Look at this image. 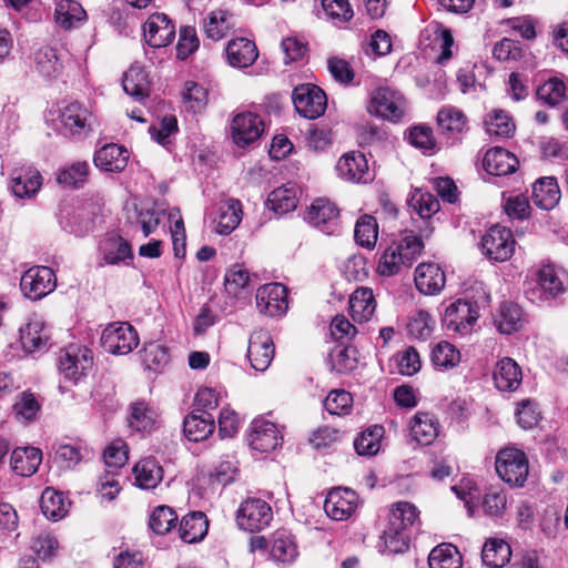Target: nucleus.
I'll return each mask as SVG.
<instances>
[{"label": "nucleus", "mask_w": 568, "mask_h": 568, "mask_svg": "<svg viewBox=\"0 0 568 568\" xmlns=\"http://www.w3.org/2000/svg\"><path fill=\"white\" fill-rule=\"evenodd\" d=\"M419 523V510L408 501H398L392 506L389 521L384 530L385 547L394 554L404 552L409 546V527Z\"/></svg>", "instance_id": "obj_1"}, {"label": "nucleus", "mask_w": 568, "mask_h": 568, "mask_svg": "<svg viewBox=\"0 0 568 568\" xmlns=\"http://www.w3.org/2000/svg\"><path fill=\"white\" fill-rule=\"evenodd\" d=\"M424 244L417 235H407L392 243L381 255L377 272L382 276H393L404 267H410L422 254Z\"/></svg>", "instance_id": "obj_2"}, {"label": "nucleus", "mask_w": 568, "mask_h": 568, "mask_svg": "<svg viewBox=\"0 0 568 568\" xmlns=\"http://www.w3.org/2000/svg\"><path fill=\"white\" fill-rule=\"evenodd\" d=\"M407 103L403 94L389 87H381L371 94L367 111L392 122H398L406 113Z\"/></svg>", "instance_id": "obj_3"}, {"label": "nucleus", "mask_w": 568, "mask_h": 568, "mask_svg": "<svg viewBox=\"0 0 568 568\" xmlns=\"http://www.w3.org/2000/svg\"><path fill=\"white\" fill-rule=\"evenodd\" d=\"M495 466L500 479L516 487H521L525 484L529 473L527 456L517 448L499 450Z\"/></svg>", "instance_id": "obj_4"}, {"label": "nucleus", "mask_w": 568, "mask_h": 568, "mask_svg": "<svg viewBox=\"0 0 568 568\" xmlns=\"http://www.w3.org/2000/svg\"><path fill=\"white\" fill-rule=\"evenodd\" d=\"M273 519L271 506L263 499L250 497L241 503L236 511V524L240 529L256 532L270 526Z\"/></svg>", "instance_id": "obj_5"}, {"label": "nucleus", "mask_w": 568, "mask_h": 568, "mask_svg": "<svg viewBox=\"0 0 568 568\" xmlns=\"http://www.w3.org/2000/svg\"><path fill=\"white\" fill-rule=\"evenodd\" d=\"M101 344L108 353L125 355L139 345V336L129 323H112L103 329Z\"/></svg>", "instance_id": "obj_6"}, {"label": "nucleus", "mask_w": 568, "mask_h": 568, "mask_svg": "<svg viewBox=\"0 0 568 568\" xmlns=\"http://www.w3.org/2000/svg\"><path fill=\"white\" fill-rule=\"evenodd\" d=\"M293 103L305 119L314 120L324 114L327 105L325 92L314 84H301L293 90Z\"/></svg>", "instance_id": "obj_7"}, {"label": "nucleus", "mask_w": 568, "mask_h": 568, "mask_svg": "<svg viewBox=\"0 0 568 568\" xmlns=\"http://www.w3.org/2000/svg\"><path fill=\"white\" fill-rule=\"evenodd\" d=\"M478 311L479 307L476 302L458 300L446 308L443 323L448 331L467 335L479 317Z\"/></svg>", "instance_id": "obj_8"}, {"label": "nucleus", "mask_w": 568, "mask_h": 568, "mask_svg": "<svg viewBox=\"0 0 568 568\" xmlns=\"http://www.w3.org/2000/svg\"><path fill=\"white\" fill-rule=\"evenodd\" d=\"M93 365L91 349L78 344H70L61 351L59 369L67 379L77 382Z\"/></svg>", "instance_id": "obj_9"}, {"label": "nucleus", "mask_w": 568, "mask_h": 568, "mask_svg": "<svg viewBox=\"0 0 568 568\" xmlns=\"http://www.w3.org/2000/svg\"><path fill=\"white\" fill-rule=\"evenodd\" d=\"M481 247L489 260L507 261L515 251V240L511 231L500 225L491 226L481 239Z\"/></svg>", "instance_id": "obj_10"}, {"label": "nucleus", "mask_w": 568, "mask_h": 568, "mask_svg": "<svg viewBox=\"0 0 568 568\" xmlns=\"http://www.w3.org/2000/svg\"><path fill=\"white\" fill-rule=\"evenodd\" d=\"M57 285L53 271L47 266H34L21 276L20 287L23 295L37 301L51 293Z\"/></svg>", "instance_id": "obj_11"}, {"label": "nucleus", "mask_w": 568, "mask_h": 568, "mask_svg": "<svg viewBox=\"0 0 568 568\" xmlns=\"http://www.w3.org/2000/svg\"><path fill=\"white\" fill-rule=\"evenodd\" d=\"M62 133L70 136L87 135L92 131L94 116L92 112L80 102H71L60 111Z\"/></svg>", "instance_id": "obj_12"}, {"label": "nucleus", "mask_w": 568, "mask_h": 568, "mask_svg": "<svg viewBox=\"0 0 568 568\" xmlns=\"http://www.w3.org/2000/svg\"><path fill=\"white\" fill-rule=\"evenodd\" d=\"M274 343L270 333L263 328L253 331L247 347L251 366L258 372L266 371L274 358Z\"/></svg>", "instance_id": "obj_13"}, {"label": "nucleus", "mask_w": 568, "mask_h": 568, "mask_svg": "<svg viewBox=\"0 0 568 568\" xmlns=\"http://www.w3.org/2000/svg\"><path fill=\"white\" fill-rule=\"evenodd\" d=\"M286 287L280 283H270L261 286L256 292V307L260 313L276 317L287 311Z\"/></svg>", "instance_id": "obj_14"}, {"label": "nucleus", "mask_w": 568, "mask_h": 568, "mask_svg": "<svg viewBox=\"0 0 568 568\" xmlns=\"http://www.w3.org/2000/svg\"><path fill=\"white\" fill-rule=\"evenodd\" d=\"M42 185L40 172L29 164H21L11 170L9 186L14 196L30 199L34 196Z\"/></svg>", "instance_id": "obj_15"}, {"label": "nucleus", "mask_w": 568, "mask_h": 568, "mask_svg": "<svg viewBox=\"0 0 568 568\" xmlns=\"http://www.w3.org/2000/svg\"><path fill=\"white\" fill-rule=\"evenodd\" d=\"M146 43L153 48H164L175 38V26L164 13H153L143 24Z\"/></svg>", "instance_id": "obj_16"}, {"label": "nucleus", "mask_w": 568, "mask_h": 568, "mask_svg": "<svg viewBox=\"0 0 568 568\" xmlns=\"http://www.w3.org/2000/svg\"><path fill=\"white\" fill-rule=\"evenodd\" d=\"M358 496L349 488L332 489L324 501V510L334 520L347 519L357 508Z\"/></svg>", "instance_id": "obj_17"}, {"label": "nucleus", "mask_w": 568, "mask_h": 568, "mask_svg": "<svg viewBox=\"0 0 568 568\" xmlns=\"http://www.w3.org/2000/svg\"><path fill=\"white\" fill-rule=\"evenodd\" d=\"M339 211L327 199H317L308 207L305 220L322 232L333 234L337 229Z\"/></svg>", "instance_id": "obj_18"}, {"label": "nucleus", "mask_w": 568, "mask_h": 568, "mask_svg": "<svg viewBox=\"0 0 568 568\" xmlns=\"http://www.w3.org/2000/svg\"><path fill=\"white\" fill-rule=\"evenodd\" d=\"M248 444L255 450L268 453L282 444V436L274 423L254 419L251 424Z\"/></svg>", "instance_id": "obj_19"}, {"label": "nucleus", "mask_w": 568, "mask_h": 568, "mask_svg": "<svg viewBox=\"0 0 568 568\" xmlns=\"http://www.w3.org/2000/svg\"><path fill=\"white\" fill-rule=\"evenodd\" d=\"M231 129L234 142L240 146H245L260 138L264 125L258 115L244 112L233 119Z\"/></svg>", "instance_id": "obj_20"}, {"label": "nucleus", "mask_w": 568, "mask_h": 568, "mask_svg": "<svg viewBox=\"0 0 568 568\" xmlns=\"http://www.w3.org/2000/svg\"><path fill=\"white\" fill-rule=\"evenodd\" d=\"M161 212L149 204H134L132 209H126L125 225L133 232L141 229L143 236L148 237L160 224Z\"/></svg>", "instance_id": "obj_21"}, {"label": "nucleus", "mask_w": 568, "mask_h": 568, "mask_svg": "<svg viewBox=\"0 0 568 568\" xmlns=\"http://www.w3.org/2000/svg\"><path fill=\"white\" fill-rule=\"evenodd\" d=\"M336 170L342 179L351 182L367 183L373 179L368 170V162L359 152L343 155L336 164Z\"/></svg>", "instance_id": "obj_22"}, {"label": "nucleus", "mask_w": 568, "mask_h": 568, "mask_svg": "<svg viewBox=\"0 0 568 568\" xmlns=\"http://www.w3.org/2000/svg\"><path fill=\"white\" fill-rule=\"evenodd\" d=\"M445 283V273L435 263H422L415 270V285L422 294H437L444 288Z\"/></svg>", "instance_id": "obj_23"}, {"label": "nucleus", "mask_w": 568, "mask_h": 568, "mask_svg": "<svg viewBox=\"0 0 568 568\" xmlns=\"http://www.w3.org/2000/svg\"><path fill=\"white\" fill-rule=\"evenodd\" d=\"M229 63L234 68H247L252 65L258 51L255 43L246 38H236L227 43L225 49Z\"/></svg>", "instance_id": "obj_24"}, {"label": "nucleus", "mask_w": 568, "mask_h": 568, "mask_svg": "<svg viewBox=\"0 0 568 568\" xmlns=\"http://www.w3.org/2000/svg\"><path fill=\"white\" fill-rule=\"evenodd\" d=\"M518 161L514 154L501 148H494L486 152L483 159L484 170L495 176H503L516 171Z\"/></svg>", "instance_id": "obj_25"}, {"label": "nucleus", "mask_w": 568, "mask_h": 568, "mask_svg": "<svg viewBox=\"0 0 568 568\" xmlns=\"http://www.w3.org/2000/svg\"><path fill=\"white\" fill-rule=\"evenodd\" d=\"M523 375L520 366L510 357H504L497 362L494 371L496 387L503 392H514L521 384Z\"/></svg>", "instance_id": "obj_26"}, {"label": "nucleus", "mask_w": 568, "mask_h": 568, "mask_svg": "<svg viewBox=\"0 0 568 568\" xmlns=\"http://www.w3.org/2000/svg\"><path fill=\"white\" fill-rule=\"evenodd\" d=\"M128 159L129 152L125 148L111 143L95 153L94 164L106 172H120L126 166Z\"/></svg>", "instance_id": "obj_27"}, {"label": "nucleus", "mask_w": 568, "mask_h": 568, "mask_svg": "<svg viewBox=\"0 0 568 568\" xmlns=\"http://www.w3.org/2000/svg\"><path fill=\"white\" fill-rule=\"evenodd\" d=\"M209 520L204 513L193 511L185 515L179 526L180 538L187 544L201 541L207 534Z\"/></svg>", "instance_id": "obj_28"}, {"label": "nucleus", "mask_w": 568, "mask_h": 568, "mask_svg": "<svg viewBox=\"0 0 568 568\" xmlns=\"http://www.w3.org/2000/svg\"><path fill=\"white\" fill-rule=\"evenodd\" d=\"M42 460V453L36 447L16 448L10 457L12 470L20 476L33 475Z\"/></svg>", "instance_id": "obj_29"}, {"label": "nucleus", "mask_w": 568, "mask_h": 568, "mask_svg": "<svg viewBox=\"0 0 568 568\" xmlns=\"http://www.w3.org/2000/svg\"><path fill=\"white\" fill-rule=\"evenodd\" d=\"M214 418L209 412L192 413L184 418L183 432L191 442L206 439L214 430Z\"/></svg>", "instance_id": "obj_30"}, {"label": "nucleus", "mask_w": 568, "mask_h": 568, "mask_svg": "<svg viewBox=\"0 0 568 568\" xmlns=\"http://www.w3.org/2000/svg\"><path fill=\"white\" fill-rule=\"evenodd\" d=\"M376 308L373 291L368 287L357 288L349 298V312L355 322L364 323L371 320Z\"/></svg>", "instance_id": "obj_31"}, {"label": "nucleus", "mask_w": 568, "mask_h": 568, "mask_svg": "<svg viewBox=\"0 0 568 568\" xmlns=\"http://www.w3.org/2000/svg\"><path fill=\"white\" fill-rule=\"evenodd\" d=\"M437 126L442 134L448 139L460 134L467 124L464 112L455 106H443L437 113Z\"/></svg>", "instance_id": "obj_32"}, {"label": "nucleus", "mask_w": 568, "mask_h": 568, "mask_svg": "<svg viewBox=\"0 0 568 568\" xmlns=\"http://www.w3.org/2000/svg\"><path fill=\"white\" fill-rule=\"evenodd\" d=\"M531 199L542 210L554 209L560 200V190L554 178L539 179L532 185Z\"/></svg>", "instance_id": "obj_33"}, {"label": "nucleus", "mask_w": 568, "mask_h": 568, "mask_svg": "<svg viewBox=\"0 0 568 568\" xmlns=\"http://www.w3.org/2000/svg\"><path fill=\"white\" fill-rule=\"evenodd\" d=\"M133 475L140 488L153 489L163 479V469L154 458L148 457L135 464Z\"/></svg>", "instance_id": "obj_34"}, {"label": "nucleus", "mask_w": 568, "mask_h": 568, "mask_svg": "<svg viewBox=\"0 0 568 568\" xmlns=\"http://www.w3.org/2000/svg\"><path fill=\"white\" fill-rule=\"evenodd\" d=\"M410 435L422 445H430L438 436V423L429 413L417 412L410 422Z\"/></svg>", "instance_id": "obj_35"}, {"label": "nucleus", "mask_w": 568, "mask_h": 568, "mask_svg": "<svg viewBox=\"0 0 568 568\" xmlns=\"http://www.w3.org/2000/svg\"><path fill=\"white\" fill-rule=\"evenodd\" d=\"M70 505V500L62 493L51 487L42 491L40 508L42 514L51 520L57 521L62 519L68 514Z\"/></svg>", "instance_id": "obj_36"}, {"label": "nucleus", "mask_w": 568, "mask_h": 568, "mask_svg": "<svg viewBox=\"0 0 568 568\" xmlns=\"http://www.w3.org/2000/svg\"><path fill=\"white\" fill-rule=\"evenodd\" d=\"M122 87L126 94L135 101H142L149 97L148 73L141 67H131L123 75Z\"/></svg>", "instance_id": "obj_37"}, {"label": "nucleus", "mask_w": 568, "mask_h": 568, "mask_svg": "<svg viewBox=\"0 0 568 568\" xmlns=\"http://www.w3.org/2000/svg\"><path fill=\"white\" fill-rule=\"evenodd\" d=\"M158 419L155 409L143 400L130 405L129 426L136 432H151Z\"/></svg>", "instance_id": "obj_38"}, {"label": "nucleus", "mask_w": 568, "mask_h": 568, "mask_svg": "<svg viewBox=\"0 0 568 568\" xmlns=\"http://www.w3.org/2000/svg\"><path fill=\"white\" fill-rule=\"evenodd\" d=\"M55 22L63 29L69 30L87 19V12L82 6L74 0H60L54 11Z\"/></svg>", "instance_id": "obj_39"}, {"label": "nucleus", "mask_w": 568, "mask_h": 568, "mask_svg": "<svg viewBox=\"0 0 568 568\" xmlns=\"http://www.w3.org/2000/svg\"><path fill=\"white\" fill-rule=\"evenodd\" d=\"M511 557L510 546L503 539L490 538L486 540L483 551V562L490 568H501L509 562Z\"/></svg>", "instance_id": "obj_40"}, {"label": "nucleus", "mask_w": 568, "mask_h": 568, "mask_svg": "<svg viewBox=\"0 0 568 568\" xmlns=\"http://www.w3.org/2000/svg\"><path fill=\"white\" fill-rule=\"evenodd\" d=\"M232 18L233 16L225 10L212 11L203 23L206 37L213 41L226 37L234 26Z\"/></svg>", "instance_id": "obj_41"}, {"label": "nucleus", "mask_w": 568, "mask_h": 568, "mask_svg": "<svg viewBox=\"0 0 568 568\" xmlns=\"http://www.w3.org/2000/svg\"><path fill=\"white\" fill-rule=\"evenodd\" d=\"M430 568H462V556L452 544L436 546L428 556Z\"/></svg>", "instance_id": "obj_42"}, {"label": "nucleus", "mask_w": 568, "mask_h": 568, "mask_svg": "<svg viewBox=\"0 0 568 568\" xmlns=\"http://www.w3.org/2000/svg\"><path fill=\"white\" fill-rule=\"evenodd\" d=\"M521 308L515 303L505 302L495 317V325L500 333L511 334L521 326Z\"/></svg>", "instance_id": "obj_43"}, {"label": "nucleus", "mask_w": 568, "mask_h": 568, "mask_svg": "<svg viewBox=\"0 0 568 568\" xmlns=\"http://www.w3.org/2000/svg\"><path fill=\"white\" fill-rule=\"evenodd\" d=\"M270 210L276 214H286L297 206L296 191L293 186H281L272 191L266 201Z\"/></svg>", "instance_id": "obj_44"}, {"label": "nucleus", "mask_w": 568, "mask_h": 568, "mask_svg": "<svg viewBox=\"0 0 568 568\" xmlns=\"http://www.w3.org/2000/svg\"><path fill=\"white\" fill-rule=\"evenodd\" d=\"M241 204L236 200H229L221 205L215 230L220 234H230L241 222Z\"/></svg>", "instance_id": "obj_45"}, {"label": "nucleus", "mask_w": 568, "mask_h": 568, "mask_svg": "<svg viewBox=\"0 0 568 568\" xmlns=\"http://www.w3.org/2000/svg\"><path fill=\"white\" fill-rule=\"evenodd\" d=\"M101 251L103 260L108 264H118L126 258H132L131 245L121 236L108 237L103 242Z\"/></svg>", "instance_id": "obj_46"}, {"label": "nucleus", "mask_w": 568, "mask_h": 568, "mask_svg": "<svg viewBox=\"0 0 568 568\" xmlns=\"http://www.w3.org/2000/svg\"><path fill=\"white\" fill-rule=\"evenodd\" d=\"M355 241L363 247L373 248L377 242L378 225L372 215L362 216L354 231Z\"/></svg>", "instance_id": "obj_47"}, {"label": "nucleus", "mask_w": 568, "mask_h": 568, "mask_svg": "<svg viewBox=\"0 0 568 568\" xmlns=\"http://www.w3.org/2000/svg\"><path fill=\"white\" fill-rule=\"evenodd\" d=\"M36 67L40 74L49 79L55 78L62 69L55 49L49 47L41 48L37 51Z\"/></svg>", "instance_id": "obj_48"}, {"label": "nucleus", "mask_w": 568, "mask_h": 568, "mask_svg": "<svg viewBox=\"0 0 568 568\" xmlns=\"http://www.w3.org/2000/svg\"><path fill=\"white\" fill-rule=\"evenodd\" d=\"M432 362L436 367L449 369L459 364L460 353L453 344L442 341L432 349Z\"/></svg>", "instance_id": "obj_49"}, {"label": "nucleus", "mask_w": 568, "mask_h": 568, "mask_svg": "<svg viewBox=\"0 0 568 568\" xmlns=\"http://www.w3.org/2000/svg\"><path fill=\"white\" fill-rule=\"evenodd\" d=\"M383 427L374 426L359 434L354 440V448L358 455L373 456L377 454L381 447Z\"/></svg>", "instance_id": "obj_50"}, {"label": "nucleus", "mask_w": 568, "mask_h": 568, "mask_svg": "<svg viewBox=\"0 0 568 568\" xmlns=\"http://www.w3.org/2000/svg\"><path fill=\"white\" fill-rule=\"evenodd\" d=\"M89 164L87 162H75L70 166L59 171L57 181L64 187H79L88 179Z\"/></svg>", "instance_id": "obj_51"}, {"label": "nucleus", "mask_w": 568, "mask_h": 568, "mask_svg": "<svg viewBox=\"0 0 568 568\" xmlns=\"http://www.w3.org/2000/svg\"><path fill=\"white\" fill-rule=\"evenodd\" d=\"M176 520L178 515L174 509L162 505L152 511L149 526L155 534L165 535L175 526Z\"/></svg>", "instance_id": "obj_52"}, {"label": "nucleus", "mask_w": 568, "mask_h": 568, "mask_svg": "<svg viewBox=\"0 0 568 568\" xmlns=\"http://www.w3.org/2000/svg\"><path fill=\"white\" fill-rule=\"evenodd\" d=\"M567 87L562 80L552 78L546 81L537 89V97L545 101L548 105L555 106L562 103L566 99Z\"/></svg>", "instance_id": "obj_53"}, {"label": "nucleus", "mask_w": 568, "mask_h": 568, "mask_svg": "<svg viewBox=\"0 0 568 568\" xmlns=\"http://www.w3.org/2000/svg\"><path fill=\"white\" fill-rule=\"evenodd\" d=\"M48 339L49 337L39 322L28 323L26 328L21 331L23 348L30 353L44 348Z\"/></svg>", "instance_id": "obj_54"}, {"label": "nucleus", "mask_w": 568, "mask_h": 568, "mask_svg": "<svg viewBox=\"0 0 568 568\" xmlns=\"http://www.w3.org/2000/svg\"><path fill=\"white\" fill-rule=\"evenodd\" d=\"M142 362L146 369L161 372L169 363V353L164 346L149 343L144 346Z\"/></svg>", "instance_id": "obj_55"}, {"label": "nucleus", "mask_w": 568, "mask_h": 568, "mask_svg": "<svg viewBox=\"0 0 568 568\" xmlns=\"http://www.w3.org/2000/svg\"><path fill=\"white\" fill-rule=\"evenodd\" d=\"M183 102L192 112H201L207 104V90L193 81L184 84Z\"/></svg>", "instance_id": "obj_56"}, {"label": "nucleus", "mask_w": 568, "mask_h": 568, "mask_svg": "<svg viewBox=\"0 0 568 568\" xmlns=\"http://www.w3.org/2000/svg\"><path fill=\"white\" fill-rule=\"evenodd\" d=\"M408 141L415 148L424 153L434 152L436 149V139L430 126L418 124L409 129Z\"/></svg>", "instance_id": "obj_57"}, {"label": "nucleus", "mask_w": 568, "mask_h": 568, "mask_svg": "<svg viewBox=\"0 0 568 568\" xmlns=\"http://www.w3.org/2000/svg\"><path fill=\"white\" fill-rule=\"evenodd\" d=\"M487 132L491 135L508 138L515 130V124L507 113L501 110L494 111L485 122Z\"/></svg>", "instance_id": "obj_58"}, {"label": "nucleus", "mask_w": 568, "mask_h": 568, "mask_svg": "<svg viewBox=\"0 0 568 568\" xmlns=\"http://www.w3.org/2000/svg\"><path fill=\"white\" fill-rule=\"evenodd\" d=\"M538 284L541 290L552 297L564 292V285L552 265H544L538 272Z\"/></svg>", "instance_id": "obj_59"}, {"label": "nucleus", "mask_w": 568, "mask_h": 568, "mask_svg": "<svg viewBox=\"0 0 568 568\" xmlns=\"http://www.w3.org/2000/svg\"><path fill=\"white\" fill-rule=\"evenodd\" d=\"M396 363L398 373L406 376L416 374L422 367L419 354L413 346H409L405 351L398 353L396 355Z\"/></svg>", "instance_id": "obj_60"}, {"label": "nucleus", "mask_w": 568, "mask_h": 568, "mask_svg": "<svg viewBox=\"0 0 568 568\" xmlns=\"http://www.w3.org/2000/svg\"><path fill=\"white\" fill-rule=\"evenodd\" d=\"M322 7L328 18L338 22H347L353 16L348 0H322Z\"/></svg>", "instance_id": "obj_61"}, {"label": "nucleus", "mask_w": 568, "mask_h": 568, "mask_svg": "<svg viewBox=\"0 0 568 568\" xmlns=\"http://www.w3.org/2000/svg\"><path fill=\"white\" fill-rule=\"evenodd\" d=\"M352 402L351 393L346 390H332L324 399V407L332 415H341L351 408Z\"/></svg>", "instance_id": "obj_62"}, {"label": "nucleus", "mask_w": 568, "mask_h": 568, "mask_svg": "<svg viewBox=\"0 0 568 568\" xmlns=\"http://www.w3.org/2000/svg\"><path fill=\"white\" fill-rule=\"evenodd\" d=\"M271 555L277 561L290 562L297 555L296 546L288 537L277 535L273 541Z\"/></svg>", "instance_id": "obj_63"}, {"label": "nucleus", "mask_w": 568, "mask_h": 568, "mask_svg": "<svg viewBox=\"0 0 568 568\" xmlns=\"http://www.w3.org/2000/svg\"><path fill=\"white\" fill-rule=\"evenodd\" d=\"M13 410L18 417L24 420H32L40 410V404L32 393L23 392L14 404Z\"/></svg>", "instance_id": "obj_64"}]
</instances>
